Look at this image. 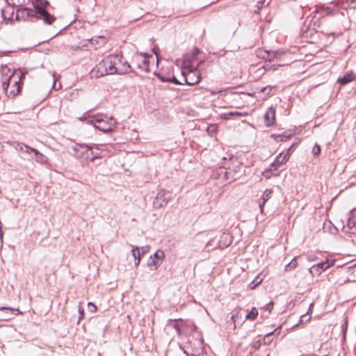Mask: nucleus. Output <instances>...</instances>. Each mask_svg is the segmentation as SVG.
<instances>
[{"instance_id": "obj_1", "label": "nucleus", "mask_w": 356, "mask_h": 356, "mask_svg": "<svg viewBox=\"0 0 356 356\" xmlns=\"http://www.w3.org/2000/svg\"><path fill=\"white\" fill-rule=\"evenodd\" d=\"M15 19L31 22L42 20L44 24L51 25L55 22L56 17L50 13H40L36 8L35 10L34 8L19 6L16 10Z\"/></svg>"}, {"instance_id": "obj_9", "label": "nucleus", "mask_w": 356, "mask_h": 356, "mask_svg": "<svg viewBox=\"0 0 356 356\" xmlns=\"http://www.w3.org/2000/svg\"><path fill=\"white\" fill-rule=\"evenodd\" d=\"M164 258V252L162 250H158L153 255L149 257L147 264L150 270H156L162 264Z\"/></svg>"}, {"instance_id": "obj_25", "label": "nucleus", "mask_w": 356, "mask_h": 356, "mask_svg": "<svg viewBox=\"0 0 356 356\" xmlns=\"http://www.w3.org/2000/svg\"><path fill=\"white\" fill-rule=\"evenodd\" d=\"M348 220H349V225L354 227L356 223V209L350 211Z\"/></svg>"}, {"instance_id": "obj_38", "label": "nucleus", "mask_w": 356, "mask_h": 356, "mask_svg": "<svg viewBox=\"0 0 356 356\" xmlns=\"http://www.w3.org/2000/svg\"><path fill=\"white\" fill-rule=\"evenodd\" d=\"M157 77L163 82H168L169 78L165 77V76L161 74H156Z\"/></svg>"}, {"instance_id": "obj_7", "label": "nucleus", "mask_w": 356, "mask_h": 356, "mask_svg": "<svg viewBox=\"0 0 356 356\" xmlns=\"http://www.w3.org/2000/svg\"><path fill=\"white\" fill-rule=\"evenodd\" d=\"M112 60L109 61L108 56H106L90 71L91 78L98 79L105 75H112Z\"/></svg>"}, {"instance_id": "obj_43", "label": "nucleus", "mask_w": 356, "mask_h": 356, "mask_svg": "<svg viewBox=\"0 0 356 356\" xmlns=\"http://www.w3.org/2000/svg\"><path fill=\"white\" fill-rule=\"evenodd\" d=\"M293 145L294 144H293L292 145H291V147H289V149H287V152H289L290 154H291V152H293Z\"/></svg>"}, {"instance_id": "obj_37", "label": "nucleus", "mask_w": 356, "mask_h": 356, "mask_svg": "<svg viewBox=\"0 0 356 356\" xmlns=\"http://www.w3.org/2000/svg\"><path fill=\"white\" fill-rule=\"evenodd\" d=\"M168 82L173 83L176 85L183 84V83L179 81L175 76H173L172 78H169Z\"/></svg>"}, {"instance_id": "obj_45", "label": "nucleus", "mask_w": 356, "mask_h": 356, "mask_svg": "<svg viewBox=\"0 0 356 356\" xmlns=\"http://www.w3.org/2000/svg\"><path fill=\"white\" fill-rule=\"evenodd\" d=\"M315 258H316V257H315V256H314V255H313V256H310V257H309V260H310V261H311V260H314V259H315Z\"/></svg>"}, {"instance_id": "obj_30", "label": "nucleus", "mask_w": 356, "mask_h": 356, "mask_svg": "<svg viewBox=\"0 0 356 356\" xmlns=\"http://www.w3.org/2000/svg\"><path fill=\"white\" fill-rule=\"evenodd\" d=\"M0 310H8L10 312L11 314L16 315V316L22 314L21 312L18 309L1 307V308H0Z\"/></svg>"}, {"instance_id": "obj_16", "label": "nucleus", "mask_w": 356, "mask_h": 356, "mask_svg": "<svg viewBox=\"0 0 356 356\" xmlns=\"http://www.w3.org/2000/svg\"><path fill=\"white\" fill-rule=\"evenodd\" d=\"M273 190L272 189H266L261 198V201L259 202V206L261 211V213H263L264 207L266 202L272 197Z\"/></svg>"}, {"instance_id": "obj_34", "label": "nucleus", "mask_w": 356, "mask_h": 356, "mask_svg": "<svg viewBox=\"0 0 356 356\" xmlns=\"http://www.w3.org/2000/svg\"><path fill=\"white\" fill-rule=\"evenodd\" d=\"M268 53H269V55H268L269 58L266 59V60L272 61L274 60V58H275L277 57V53L276 51H268Z\"/></svg>"}, {"instance_id": "obj_23", "label": "nucleus", "mask_w": 356, "mask_h": 356, "mask_svg": "<svg viewBox=\"0 0 356 356\" xmlns=\"http://www.w3.org/2000/svg\"><path fill=\"white\" fill-rule=\"evenodd\" d=\"M258 316V311L256 307H252V309L247 314L245 318L249 321H254Z\"/></svg>"}, {"instance_id": "obj_14", "label": "nucleus", "mask_w": 356, "mask_h": 356, "mask_svg": "<svg viewBox=\"0 0 356 356\" xmlns=\"http://www.w3.org/2000/svg\"><path fill=\"white\" fill-rule=\"evenodd\" d=\"M356 79V75L353 72H346L342 77L338 79L337 81L342 86L354 81Z\"/></svg>"}, {"instance_id": "obj_6", "label": "nucleus", "mask_w": 356, "mask_h": 356, "mask_svg": "<svg viewBox=\"0 0 356 356\" xmlns=\"http://www.w3.org/2000/svg\"><path fill=\"white\" fill-rule=\"evenodd\" d=\"M109 61L112 60V74H123L131 72V65L122 56L118 54L108 55Z\"/></svg>"}, {"instance_id": "obj_48", "label": "nucleus", "mask_w": 356, "mask_h": 356, "mask_svg": "<svg viewBox=\"0 0 356 356\" xmlns=\"http://www.w3.org/2000/svg\"><path fill=\"white\" fill-rule=\"evenodd\" d=\"M211 128H212L213 129H216V127L214 126H212Z\"/></svg>"}, {"instance_id": "obj_33", "label": "nucleus", "mask_w": 356, "mask_h": 356, "mask_svg": "<svg viewBox=\"0 0 356 356\" xmlns=\"http://www.w3.org/2000/svg\"><path fill=\"white\" fill-rule=\"evenodd\" d=\"M227 115L229 116H232V117H242V116H246L248 115V113L233 111V112L228 113Z\"/></svg>"}, {"instance_id": "obj_11", "label": "nucleus", "mask_w": 356, "mask_h": 356, "mask_svg": "<svg viewBox=\"0 0 356 356\" xmlns=\"http://www.w3.org/2000/svg\"><path fill=\"white\" fill-rule=\"evenodd\" d=\"M170 198V193L165 190H161L158 192L154 201L155 207L160 208L167 204Z\"/></svg>"}, {"instance_id": "obj_12", "label": "nucleus", "mask_w": 356, "mask_h": 356, "mask_svg": "<svg viewBox=\"0 0 356 356\" xmlns=\"http://www.w3.org/2000/svg\"><path fill=\"white\" fill-rule=\"evenodd\" d=\"M150 249L149 246H143L140 248L138 247H132L131 254L134 258V265L138 266L141 257L149 252Z\"/></svg>"}, {"instance_id": "obj_18", "label": "nucleus", "mask_w": 356, "mask_h": 356, "mask_svg": "<svg viewBox=\"0 0 356 356\" xmlns=\"http://www.w3.org/2000/svg\"><path fill=\"white\" fill-rule=\"evenodd\" d=\"M1 15L4 21L12 20L15 15L14 8L11 6H7L6 8L1 10Z\"/></svg>"}, {"instance_id": "obj_32", "label": "nucleus", "mask_w": 356, "mask_h": 356, "mask_svg": "<svg viewBox=\"0 0 356 356\" xmlns=\"http://www.w3.org/2000/svg\"><path fill=\"white\" fill-rule=\"evenodd\" d=\"M266 0H259L257 1V6H256L257 9L254 10V12L255 13H259V10L264 6V4L266 3Z\"/></svg>"}, {"instance_id": "obj_46", "label": "nucleus", "mask_w": 356, "mask_h": 356, "mask_svg": "<svg viewBox=\"0 0 356 356\" xmlns=\"http://www.w3.org/2000/svg\"><path fill=\"white\" fill-rule=\"evenodd\" d=\"M266 89H267V87H265V88H264L261 90V91H263V92H264V90H266Z\"/></svg>"}, {"instance_id": "obj_2", "label": "nucleus", "mask_w": 356, "mask_h": 356, "mask_svg": "<svg viewBox=\"0 0 356 356\" xmlns=\"http://www.w3.org/2000/svg\"><path fill=\"white\" fill-rule=\"evenodd\" d=\"M25 75L26 72L18 69L3 81V88L9 97H14L19 93L22 87V80L25 78Z\"/></svg>"}, {"instance_id": "obj_10", "label": "nucleus", "mask_w": 356, "mask_h": 356, "mask_svg": "<svg viewBox=\"0 0 356 356\" xmlns=\"http://www.w3.org/2000/svg\"><path fill=\"white\" fill-rule=\"evenodd\" d=\"M334 259H327L324 261L320 262L316 265L312 266L309 268V273L313 277L320 275L323 271L327 270L328 268L334 266Z\"/></svg>"}, {"instance_id": "obj_24", "label": "nucleus", "mask_w": 356, "mask_h": 356, "mask_svg": "<svg viewBox=\"0 0 356 356\" xmlns=\"http://www.w3.org/2000/svg\"><path fill=\"white\" fill-rule=\"evenodd\" d=\"M297 258L294 257L288 264L286 265L285 269L286 271H291L298 266Z\"/></svg>"}, {"instance_id": "obj_36", "label": "nucleus", "mask_w": 356, "mask_h": 356, "mask_svg": "<svg viewBox=\"0 0 356 356\" xmlns=\"http://www.w3.org/2000/svg\"><path fill=\"white\" fill-rule=\"evenodd\" d=\"M200 53V50L197 48V47H195L194 49L193 50V52H192V55H191V58L193 60L195 59L196 56Z\"/></svg>"}, {"instance_id": "obj_13", "label": "nucleus", "mask_w": 356, "mask_h": 356, "mask_svg": "<svg viewBox=\"0 0 356 356\" xmlns=\"http://www.w3.org/2000/svg\"><path fill=\"white\" fill-rule=\"evenodd\" d=\"M134 60L137 61V67L138 69L143 70L146 72H149V61L145 58V54H141L140 55L136 56L134 58Z\"/></svg>"}, {"instance_id": "obj_35", "label": "nucleus", "mask_w": 356, "mask_h": 356, "mask_svg": "<svg viewBox=\"0 0 356 356\" xmlns=\"http://www.w3.org/2000/svg\"><path fill=\"white\" fill-rule=\"evenodd\" d=\"M26 152H33V153H35V154L36 156H38V155L42 156L41 154H40L38 152V151L36 149H34L33 147H29L27 145H26Z\"/></svg>"}, {"instance_id": "obj_41", "label": "nucleus", "mask_w": 356, "mask_h": 356, "mask_svg": "<svg viewBox=\"0 0 356 356\" xmlns=\"http://www.w3.org/2000/svg\"><path fill=\"white\" fill-rule=\"evenodd\" d=\"M88 308H89L90 309H91V310H92V312H95V311H96V309H97L96 306H95L94 304L91 303V302H89V303H88Z\"/></svg>"}, {"instance_id": "obj_4", "label": "nucleus", "mask_w": 356, "mask_h": 356, "mask_svg": "<svg viewBox=\"0 0 356 356\" xmlns=\"http://www.w3.org/2000/svg\"><path fill=\"white\" fill-rule=\"evenodd\" d=\"M74 156L79 159L83 165H88L90 162L97 159L98 154L90 152V145L85 143H76L72 147Z\"/></svg>"}, {"instance_id": "obj_27", "label": "nucleus", "mask_w": 356, "mask_h": 356, "mask_svg": "<svg viewBox=\"0 0 356 356\" xmlns=\"http://www.w3.org/2000/svg\"><path fill=\"white\" fill-rule=\"evenodd\" d=\"M174 327L179 335L186 334V331L183 326V321H180V323L175 325Z\"/></svg>"}, {"instance_id": "obj_39", "label": "nucleus", "mask_w": 356, "mask_h": 356, "mask_svg": "<svg viewBox=\"0 0 356 356\" xmlns=\"http://www.w3.org/2000/svg\"><path fill=\"white\" fill-rule=\"evenodd\" d=\"M273 305H274V303L273 302H269L266 307H265V309L268 311L269 313L271 312L273 308Z\"/></svg>"}, {"instance_id": "obj_42", "label": "nucleus", "mask_w": 356, "mask_h": 356, "mask_svg": "<svg viewBox=\"0 0 356 356\" xmlns=\"http://www.w3.org/2000/svg\"><path fill=\"white\" fill-rule=\"evenodd\" d=\"M273 334L272 333H270V334H266L264 338V341L265 343H269V337H270V335Z\"/></svg>"}, {"instance_id": "obj_15", "label": "nucleus", "mask_w": 356, "mask_h": 356, "mask_svg": "<svg viewBox=\"0 0 356 356\" xmlns=\"http://www.w3.org/2000/svg\"><path fill=\"white\" fill-rule=\"evenodd\" d=\"M49 3L47 0H35V2H33V8L35 10V8H38V11L40 13L44 12L46 13H49L46 8L49 6Z\"/></svg>"}, {"instance_id": "obj_31", "label": "nucleus", "mask_w": 356, "mask_h": 356, "mask_svg": "<svg viewBox=\"0 0 356 356\" xmlns=\"http://www.w3.org/2000/svg\"><path fill=\"white\" fill-rule=\"evenodd\" d=\"M348 232L351 234H356V222L354 227H353L351 225H349V220H347V225H346Z\"/></svg>"}, {"instance_id": "obj_29", "label": "nucleus", "mask_w": 356, "mask_h": 356, "mask_svg": "<svg viewBox=\"0 0 356 356\" xmlns=\"http://www.w3.org/2000/svg\"><path fill=\"white\" fill-rule=\"evenodd\" d=\"M321 152V148L319 145L315 144L312 149V153L314 156H318L320 155Z\"/></svg>"}, {"instance_id": "obj_26", "label": "nucleus", "mask_w": 356, "mask_h": 356, "mask_svg": "<svg viewBox=\"0 0 356 356\" xmlns=\"http://www.w3.org/2000/svg\"><path fill=\"white\" fill-rule=\"evenodd\" d=\"M264 277V276L262 275V274L258 275L251 283L252 284L251 289H254V288L258 286L259 284L262 282Z\"/></svg>"}, {"instance_id": "obj_8", "label": "nucleus", "mask_w": 356, "mask_h": 356, "mask_svg": "<svg viewBox=\"0 0 356 356\" xmlns=\"http://www.w3.org/2000/svg\"><path fill=\"white\" fill-rule=\"evenodd\" d=\"M106 116L103 115H97L93 118L92 122L95 129H97L104 133L111 131L115 125V120L113 118H110L108 120Z\"/></svg>"}, {"instance_id": "obj_28", "label": "nucleus", "mask_w": 356, "mask_h": 356, "mask_svg": "<svg viewBox=\"0 0 356 356\" xmlns=\"http://www.w3.org/2000/svg\"><path fill=\"white\" fill-rule=\"evenodd\" d=\"M257 55L258 57H260L264 60L269 58V53L268 51L260 49L257 51Z\"/></svg>"}, {"instance_id": "obj_20", "label": "nucleus", "mask_w": 356, "mask_h": 356, "mask_svg": "<svg viewBox=\"0 0 356 356\" xmlns=\"http://www.w3.org/2000/svg\"><path fill=\"white\" fill-rule=\"evenodd\" d=\"M264 119H265V124L267 127H270L275 119V111H268L264 115Z\"/></svg>"}, {"instance_id": "obj_44", "label": "nucleus", "mask_w": 356, "mask_h": 356, "mask_svg": "<svg viewBox=\"0 0 356 356\" xmlns=\"http://www.w3.org/2000/svg\"><path fill=\"white\" fill-rule=\"evenodd\" d=\"M3 149V146L1 143H0V152H1Z\"/></svg>"}, {"instance_id": "obj_17", "label": "nucleus", "mask_w": 356, "mask_h": 356, "mask_svg": "<svg viewBox=\"0 0 356 356\" xmlns=\"http://www.w3.org/2000/svg\"><path fill=\"white\" fill-rule=\"evenodd\" d=\"M290 158V153L286 152L283 154L282 152L280 153L275 158L274 163L273 165H277L278 166L286 163Z\"/></svg>"}, {"instance_id": "obj_47", "label": "nucleus", "mask_w": 356, "mask_h": 356, "mask_svg": "<svg viewBox=\"0 0 356 356\" xmlns=\"http://www.w3.org/2000/svg\"><path fill=\"white\" fill-rule=\"evenodd\" d=\"M79 312H80V313H81V314H83V309H82V311H81V309H79Z\"/></svg>"}, {"instance_id": "obj_40", "label": "nucleus", "mask_w": 356, "mask_h": 356, "mask_svg": "<svg viewBox=\"0 0 356 356\" xmlns=\"http://www.w3.org/2000/svg\"><path fill=\"white\" fill-rule=\"evenodd\" d=\"M202 351V343L198 342V348H197V349L195 351V353H193V355H199Z\"/></svg>"}, {"instance_id": "obj_5", "label": "nucleus", "mask_w": 356, "mask_h": 356, "mask_svg": "<svg viewBox=\"0 0 356 356\" xmlns=\"http://www.w3.org/2000/svg\"><path fill=\"white\" fill-rule=\"evenodd\" d=\"M202 62V60L200 61L195 67H193L191 65H189L183 67L181 74L186 84L193 86L201 81V74L198 68Z\"/></svg>"}, {"instance_id": "obj_3", "label": "nucleus", "mask_w": 356, "mask_h": 356, "mask_svg": "<svg viewBox=\"0 0 356 356\" xmlns=\"http://www.w3.org/2000/svg\"><path fill=\"white\" fill-rule=\"evenodd\" d=\"M225 177L229 181L239 179L245 172L244 167L237 157H231L227 162L224 163Z\"/></svg>"}, {"instance_id": "obj_19", "label": "nucleus", "mask_w": 356, "mask_h": 356, "mask_svg": "<svg viewBox=\"0 0 356 356\" xmlns=\"http://www.w3.org/2000/svg\"><path fill=\"white\" fill-rule=\"evenodd\" d=\"M231 238L228 234L223 233L220 236V247L221 248L228 247L232 243Z\"/></svg>"}, {"instance_id": "obj_49", "label": "nucleus", "mask_w": 356, "mask_h": 356, "mask_svg": "<svg viewBox=\"0 0 356 356\" xmlns=\"http://www.w3.org/2000/svg\"><path fill=\"white\" fill-rule=\"evenodd\" d=\"M270 3V1H268L267 3H266V5H268Z\"/></svg>"}, {"instance_id": "obj_22", "label": "nucleus", "mask_w": 356, "mask_h": 356, "mask_svg": "<svg viewBox=\"0 0 356 356\" xmlns=\"http://www.w3.org/2000/svg\"><path fill=\"white\" fill-rule=\"evenodd\" d=\"M292 135H293L292 133H288V132L285 131L284 133H283L282 134H277V135L273 134V135H272V137H273L275 138V140H277V142L286 141L288 139H289L292 136Z\"/></svg>"}, {"instance_id": "obj_21", "label": "nucleus", "mask_w": 356, "mask_h": 356, "mask_svg": "<svg viewBox=\"0 0 356 356\" xmlns=\"http://www.w3.org/2000/svg\"><path fill=\"white\" fill-rule=\"evenodd\" d=\"M90 152H92L93 153H97L98 154V156H97V159L102 158V147H104L103 145H98V144H90Z\"/></svg>"}]
</instances>
